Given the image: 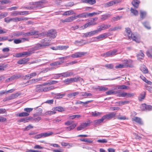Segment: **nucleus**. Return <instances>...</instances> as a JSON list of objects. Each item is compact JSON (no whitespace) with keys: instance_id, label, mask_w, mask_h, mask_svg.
Instances as JSON below:
<instances>
[{"instance_id":"obj_5","label":"nucleus","mask_w":152,"mask_h":152,"mask_svg":"<svg viewBox=\"0 0 152 152\" xmlns=\"http://www.w3.org/2000/svg\"><path fill=\"white\" fill-rule=\"evenodd\" d=\"M87 53L85 52H77L75 53L74 54L70 55V57L73 58H80L86 54Z\"/></svg>"},{"instance_id":"obj_6","label":"nucleus","mask_w":152,"mask_h":152,"mask_svg":"<svg viewBox=\"0 0 152 152\" xmlns=\"http://www.w3.org/2000/svg\"><path fill=\"white\" fill-rule=\"evenodd\" d=\"M57 35V32L56 30L51 29L49 30L47 34L48 37H50L52 38H54L56 37Z\"/></svg>"},{"instance_id":"obj_9","label":"nucleus","mask_w":152,"mask_h":152,"mask_svg":"<svg viewBox=\"0 0 152 152\" xmlns=\"http://www.w3.org/2000/svg\"><path fill=\"white\" fill-rule=\"evenodd\" d=\"M62 77H67L71 76L74 75V72L71 71H68L64 72L61 73Z\"/></svg>"},{"instance_id":"obj_18","label":"nucleus","mask_w":152,"mask_h":152,"mask_svg":"<svg viewBox=\"0 0 152 152\" xmlns=\"http://www.w3.org/2000/svg\"><path fill=\"white\" fill-rule=\"evenodd\" d=\"M132 120L133 121H134L139 124H143V122L142 121L141 119L139 117H134L133 118H132Z\"/></svg>"},{"instance_id":"obj_12","label":"nucleus","mask_w":152,"mask_h":152,"mask_svg":"<svg viewBox=\"0 0 152 152\" xmlns=\"http://www.w3.org/2000/svg\"><path fill=\"white\" fill-rule=\"evenodd\" d=\"M118 3L119 2L117 0L112 1L104 3V6L105 7H108L112 6L113 4Z\"/></svg>"},{"instance_id":"obj_52","label":"nucleus","mask_w":152,"mask_h":152,"mask_svg":"<svg viewBox=\"0 0 152 152\" xmlns=\"http://www.w3.org/2000/svg\"><path fill=\"white\" fill-rule=\"evenodd\" d=\"M117 118L118 120H122L127 119V118L125 116H121L119 115L117 117Z\"/></svg>"},{"instance_id":"obj_56","label":"nucleus","mask_w":152,"mask_h":152,"mask_svg":"<svg viewBox=\"0 0 152 152\" xmlns=\"http://www.w3.org/2000/svg\"><path fill=\"white\" fill-rule=\"evenodd\" d=\"M31 32H33V35H34L35 37H37L39 36L40 35H41V34L39 33L38 31H31Z\"/></svg>"},{"instance_id":"obj_17","label":"nucleus","mask_w":152,"mask_h":152,"mask_svg":"<svg viewBox=\"0 0 152 152\" xmlns=\"http://www.w3.org/2000/svg\"><path fill=\"white\" fill-rule=\"evenodd\" d=\"M29 58H24L21 59L17 62V63L19 64H25L29 60Z\"/></svg>"},{"instance_id":"obj_15","label":"nucleus","mask_w":152,"mask_h":152,"mask_svg":"<svg viewBox=\"0 0 152 152\" xmlns=\"http://www.w3.org/2000/svg\"><path fill=\"white\" fill-rule=\"evenodd\" d=\"M41 44L43 48L49 45L50 42L49 40L42 39L41 40Z\"/></svg>"},{"instance_id":"obj_32","label":"nucleus","mask_w":152,"mask_h":152,"mask_svg":"<svg viewBox=\"0 0 152 152\" xmlns=\"http://www.w3.org/2000/svg\"><path fill=\"white\" fill-rule=\"evenodd\" d=\"M23 31H17L12 34V36L13 37H18L22 36Z\"/></svg>"},{"instance_id":"obj_30","label":"nucleus","mask_w":152,"mask_h":152,"mask_svg":"<svg viewBox=\"0 0 152 152\" xmlns=\"http://www.w3.org/2000/svg\"><path fill=\"white\" fill-rule=\"evenodd\" d=\"M56 113V112L55 111H48L45 112V113L43 115H52L55 114Z\"/></svg>"},{"instance_id":"obj_45","label":"nucleus","mask_w":152,"mask_h":152,"mask_svg":"<svg viewBox=\"0 0 152 152\" xmlns=\"http://www.w3.org/2000/svg\"><path fill=\"white\" fill-rule=\"evenodd\" d=\"M61 63L60 62L56 61L53 63H51L50 64V65L51 66H54V67H56L58 65L61 64Z\"/></svg>"},{"instance_id":"obj_10","label":"nucleus","mask_w":152,"mask_h":152,"mask_svg":"<svg viewBox=\"0 0 152 152\" xmlns=\"http://www.w3.org/2000/svg\"><path fill=\"white\" fill-rule=\"evenodd\" d=\"M90 124V123L89 121H88L87 123H83L81 124L80 126L77 128V129L78 131H80L83 130L85 127L88 126Z\"/></svg>"},{"instance_id":"obj_22","label":"nucleus","mask_w":152,"mask_h":152,"mask_svg":"<svg viewBox=\"0 0 152 152\" xmlns=\"http://www.w3.org/2000/svg\"><path fill=\"white\" fill-rule=\"evenodd\" d=\"M111 15L110 14H105L101 16V20L102 21L104 20L107 19L110 17Z\"/></svg>"},{"instance_id":"obj_36","label":"nucleus","mask_w":152,"mask_h":152,"mask_svg":"<svg viewBox=\"0 0 152 152\" xmlns=\"http://www.w3.org/2000/svg\"><path fill=\"white\" fill-rule=\"evenodd\" d=\"M146 13L145 12L142 10L140 11V17L142 19H143L146 16Z\"/></svg>"},{"instance_id":"obj_46","label":"nucleus","mask_w":152,"mask_h":152,"mask_svg":"<svg viewBox=\"0 0 152 152\" xmlns=\"http://www.w3.org/2000/svg\"><path fill=\"white\" fill-rule=\"evenodd\" d=\"M144 27L148 29H150L151 27L149 25V23L147 22H145L142 23Z\"/></svg>"},{"instance_id":"obj_51","label":"nucleus","mask_w":152,"mask_h":152,"mask_svg":"<svg viewBox=\"0 0 152 152\" xmlns=\"http://www.w3.org/2000/svg\"><path fill=\"white\" fill-rule=\"evenodd\" d=\"M130 11H131V12L134 15L137 16L138 15V11L137 10L134 9L133 8H131L130 10Z\"/></svg>"},{"instance_id":"obj_8","label":"nucleus","mask_w":152,"mask_h":152,"mask_svg":"<svg viewBox=\"0 0 152 152\" xmlns=\"http://www.w3.org/2000/svg\"><path fill=\"white\" fill-rule=\"evenodd\" d=\"M116 115V113L114 112H111L108 114H106L103 116L104 120L105 119H110L114 118Z\"/></svg>"},{"instance_id":"obj_50","label":"nucleus","mask_w":152,"mask_h":152,"mask_svg":"<svg viewBox=\"0 0 152 152\" xmlns=\"http://www.w3.org/2000/svg\"><path fill=\"white\" fill-rule=\"evenodd\" d=\"M83 40H81V41H75L74 42V44L76 45H79V44H80L81 45H82L86 44V43H83Z\"/></svg>"},{"instance_id":"obj_13","label":"nucleus","mask_w":152,"mask_h":152,"mask_svg":"<svg viewBox=\"0 0 152 152\" xmlns=\"http://www.w3.org/2000/svg\"><path fill=\"white\" fill-rule=\"evenodd\" d=\"M76 19L75 16H71L68 17L65 19L61 20V21L63 23L70 22Z\"/></svg>"},{"instance_id":"obj_63","label":"nucleus","mask_w":152,"mask_h":152,"mask_svg":"<svg viewBox=\"0 0 152 152\" xmlns=\"http://www.w3.org/2000/svg\"><path fill=\"white\" fill-rule=\"evenodd\" d=\"M104 66L107 69H113V65L112 64H107L105 65Z\"/></svg>"},{"instance_id":"obj_34","label":"nucleus","mask_w":152,"mask_h":152,"mask_svg":"<svg viewBox=\"0 0 152 152\" xmlns=\"http://www.w3.org/2000/svg\"><path fill=\"white\" fill-rule=\"evenodd\" d=\"M65 95V93L63 94H56V96H55V98L56 99H58L62 98L63 96Z\"/></svg>"},{"instance_id":"obj_2","label":"nucleus","mask_w":152,"mask_h":152,"mask_svg":"<svg viewBox=\"0 0 152 152\" xmlns=\"http://www.w3.org/2000/svg\"><path fill=\"white\" fill-rule=\"evenodd\" d=\"M4 21L7 23H9L11 21L17 22L22 20H27V18H24L23 17H18L16 18H10L9 17H7L4 18Z\"/></svg>"},{"instance_id":"obj_14","label":"nucleus","mask_w":152,"mask_h":152,"mask_svg":"<svg viewBox=\"0 0 152 152\" xmlns=\"http://www.w3.org/2000/svg\"><path fill=\"white\" fill-rule=\"evenodd\" d=\"M107 33H104L99 35L97 37L98 40V41H102L104 39L106 38L107 37Z\"/></svg>"},{"instance_id":"obj_16","label":"nucleus","mask_w":152,"mask_h":152,"mask_svg":"<svg viewBox=\"0 0 152 152\" xmlns=\"http://www.w3.org/2000/svg\"><path fill=\"white\" fill-rule=\"evenodd\" d=\"M43 48L41 44L38 43L35 45L33 47L31 48V50L33 53L35 50H37L41 48Z\"/></svg>"},{"instance_id":"obj_43","label":"nucleus","mask_w":152,"mask_h":152,"mask_svg":"<svg viewBox=\"0 0 152 152\" xmlns=\"http://www.w3.org/2000/svg\"><path fill=\"white\" fill-rule=\"evenodd\" d=\"M121 26H118L115 27L114 28H110L109 29V31H114L117 30L119 29H121Z\"/></svg>"},{"instance_id":"obj_23","label":"nucleus","mask_w":152,"mask_h":152,"mask_svg":"<svg viewBox=\"0 0 152 152\" xmlns=\"http://www.w3.org/2000/svg\"><path fill=\"white\" fill-rule=\"evenodd\" d=\"M82 2L92 5L96 3V0H82Z\"/></svg>"},{"instance_id":"obj_31","label":"nucleus","mask_w":152,"mask_h":152,"mask_svg":"<svg viewBox=\"0 0 152 152\" xmlns=\"http://www.w3.org/2000/svg\"><path fill=\"white\" fill-rule=\"evenodd\" d=\"M102 12V11H98V12H94L92 13H88V17H91L94 15L99 14Z\"/></svg>"},{"instance_id":"obj_27","label":"nucleus","mask_w":152,"mask_h":152,"mask_svg":"<svg viewBox=\"0 0 152 152\" xmlns=\"http://www.w3.org/2000/svg\"><path fill=\"white\" fill-rule=\"evenodd\" d=\"M29 114L28 113L26 112H22L19 114H17L16 115L17 116H19L20 117H26L28 116Z\"/></svg>"},{"instance_id":"obj_29","label":"nucleus","mask_w":152,"mask_h":152,"mask_svg":"<svg viewBox=\"0 0 152 152\" xmlns=\"http://www.w3.org/2000/svg\"><path fill=\"white\" fill-rule=\"evenodd\" d=\"M102 114L101 112H99L96 111H95L94 112H92L91 113V115L93 117H97L100 116Z\"/></svg>"},{"instance_id":"obj_26","label":"nucleus","mask_w":152,"mask_h":152,"mask_svg":"<svg viewBox=\"0 0 152 152\" xmlns=\"http://www.w3.org/2000/svg\"><path fill=\"white\" fill-rule=\"evenodd\" d=\"M80 96H84V98H86L88 96H92V94L90 93H88L86 92H81Z\"/></svg>"},{"instance_id":"obj_11","label":"nucleus","mask_w":152,"mask_h":152,"mask_svg":"<svg viewBox=\"0 0 152 152\" xmlns=\"http://www.w3.org/2000/svg\"><path fill=\"white\" fill-rule=\"evenodd\" d=\"M96 24L97 23L96 22L91 20V22L87 23L82 26L81 28H82L83 29H84L88 27H90L91 26H93Z\"/></svg>"},{"instance_id":"obj_24","label":"nucleus","mask_w":152,"mask_h":152,"mask_svg":"<svg viewBox=\"0 0 152 152\" xmlns=\"http://www.w3.org/2000/svg\"><path fill=\"white\" fill-rule=\"evenodd\" d=\"M22 53V56H29L32 53H33L31 48L28 50V51L23 52Z\"/></svg>"},{"instance_id":"obj_53","label":"nucleus","mask_w":152,"mask_h":152,"mask_svg":"<svg viewBox=\"0 0 152 152\" xmlns=\"http://www.w3.org/2000/svg\"><path fill=\"white\" fill-rule=\"evenodd\" d=\"M132 62V61L130 60H127V59L125 60L124 61L123 64L126 65L127 66H126V67H128L130 66L129 65V63H131Z\"/></svg>"},{"instance_id":"obj_54","label":"nucleus","mask_w":152,"mask_h":152,"mask_svg":"<svg viewBox=\"0 0 152 152\" xmlns=\"http://www.w3.org/2000/svg\"><path fill=\"white\" fill-rule=\"evenodd\" d=\"M145 96V92H143L142 94H141L139 97V100L140 101H142V100L144 99Z\"/></svg>"},{"instance_id":"obj_64","label":"nucleus","mask_w":152,"mask_h":152,"mask_svg":"<svg viewBox=\"0 0 152 152\" xmlns=\"http://www.w3.org/2000/svg\"><path fill=\"white\" fill-rule=\"evenodd\" d=\"M98 89L99 91H105L108 89L107 88L104 86H99Z\"/></svg>"},{"instance_id":"obj_35","label":"nucleus","mask_w":152,"mask_h":152,"mask_svg":"<svg viewBox=\"0 0 152 152\" xmlns=\"http://www.w3.org/2000/svg\"><path fill=\"white\" fill-rule=\"evenodd\" d=\"M79 94L78 92H74L72 93H70L67 94V96L69 98H72L75 96Z\"/></svg>"},{"instance_id":"obj_61","label":"nucleus","mask_w":152,"mask_h":152,"mask_svg":"<svg viewBox=\"0 0 152 152\" xmlns=\"http://www.w3.org/2000/svg\"><path fill=\"white\" fill-rule=\"evenodd\" d=\"M14 42L16 44H18L22 42V41L21 38L16 39L14 40Z\"/></svg>"},{"instance_id":"obj_1","label":"nucleus","mask_w":152,"mask_h":152,"mask_svg":"<svg viewBox=\"0 0 152 152\" xmlns=\"http://www.w3.org/2000/svg\"><path fill=\"white\" fill-rule=\"evenodd\" d=\"M125 31L126 33V34L127 36L129 39H132L133 40L135 41L137 43H139L140 40L137 37H136L134 34L132 33L131 29L129 28H125Z\"/></svg>"},{"instance_id":"obj_4","label":"nucleus","mask_w":152,"mask_h":152,"mask_svg":"<svg viewBox=\"0 0 152 152\" xmlns=\"http://www.w3.org/2000/svg\"><path fill=\"white\" fill-rule=\"evenodd\" d=\"M53 134V132H50L49 133L45 132L41 133L35 136L34 137L35 139H38L41 138L45 137L50 136Z\"/></svg>"},{"instance_id":"obj_48","label":"nucleus","mask_w":152,"mask_h":152,"mask_svg":"<svg viewBox=\"0 0 152 152\" xmlns=\"http://www.w3.org/2000/svg\"><path fill=\"white\" fill-rule=\"evenodd\" d=\"M33 33V32H31V31L25 33H24L23 32L22 36L23 37H26L31 35H32Z\"/></svg>"},{"instance_id":"obj_57","label":"nucleus","mask_w":152,"mask_h":152,"mask_svg":"<svg viewBox=\"0 0 152 152\" xmlns=\"http://www.w3.org/2000/svg\"><path fill=\"white\" fill-rule=\"evenodd\" d=\"M89 33L90 37L92 36L93 35L98 33L97 30H95L89 32Z\"/></svg>"},{"instance_id":"obj_21","label":"nucleus","mask_w":152,"mask_h":152,"mask_svg":"<svg viewBox=\"0 0 152 152\" xmlns=\"http://www.w3.org/2000/svg\"><path fill=\"white\" fill-rule=\"evenodd\" d=\"M20 95V94L17 93L15 94H12L10 96H7V97L8 98V99L9 100L17 98Z\"/></svg>"},{"instance_id":"obj_37","label":"nucleus","mask_w":152,"mask_h":152,"mask_svg":"<svg viewBox=\"0 0 152 152\" xmlns=\"http://www.w3.org/2000/svg\"><path fill=\"white\" fill-rule=\"evenodd\" d=\"M73 81L74 82H77L78 81H80L81 82L83 81V78L80 77H75L72 78Z\"/></svg>"},{"instance_id":"obj_58","label":"nucleus","mask_w":152,"mask_h":152,"mask_svg":"<svg viewBox=\"0 0 152 152\" xmlns=\"http://www.w3.org/2000/svg\"><path fill=\"white\" fill-rule=\"evenodd\" d=\"M22 14L21 12L15 11L11 14V15L12 16H16L18 15H21Z\"/></svg>"},{"instance_id":"obj_59","label":"nucleus","mask_w":152,"mask_h":152,"mask_svg":"<svg viewBox=\"0 0 152 152\" xmlns=\"http://www.w3.org/2000/svg\"><path fill=\"white\" fill-rule=\"evenodd\" d=\"M101 56L104 57L111 56L110 51L104 53L101 55Z\"/></svg>"},{"instance_id":"obj_39","label":"nucleus","mask_w":152,"mask_h":152,"mask_svg":"<svg viewBox=\"0 0 152 152\" xmlns=\"http://www.w3.org/2000/svg\"><path fill=\"white\" fill-rule=\"evenodd\" d=\"M140 70L144 73H148V72L147 68L145 65H143L141 67Z\"/></svg>"},{"instance_id":"obj_55","label":"nucleus","mask_w":152,"mask_h":152,"mask_svg":"<svg viewBox=\"0 0 152 152\" xmlns=\"http://www.w3.org/2000/svg\"><path fill=\"white\" fill-rule=\"evenodd\" d=\"M32 119H31L30 120L32 121H34L35 122H39L41 119V117H38L36 118H33L31 117Z\"/></svg>"},{"instance_id":"obj_60","label":"nucleus","mask_w":152,"mask_h":152,"mask_svg":"<svg viewBox=\"0 0 152 152\" xmlns=\"http://www.w3.org/2000/svg\"><path fill=\"white\" fill-rule=\"evenodd\" d=\"M73 11H68L65 12L63 14L64 15H69L70 14H73Z\"/></svg>"},{"instance_id":"obj_20","label":"nucleus","mask_w":152,"mask_h":152,"mask_svg":"<svg viewBox=\"0 0 152 152\" xmlns=\"http://www.w3.org/2000/svg\"><path fill=\"white\" fill-rule=\"evenodd\" d=\"M104 120L102 116L101 118L99 119L96 120L94 121L93 122V124L94 125H98L103 122Z\"/></svg>"},{"instance_id":"obj_38","label":"nucleus","mask_w":152,"mask_h":152,"mask_svg":"<svg viewBox=\"0 0 152 152\" xmlns=\"http://www.w3.org/2000/svg\"><path fill=\"white\" fill-rule=\"evenodd\" d=\"M119 93H120V92L119 91H114L112 90L106 92V94L107 95L115 94H118Z\"/></svg>"},{"instance_id":"obj_3","label":"nucleus","mask_w":152,"mask_h":152,"mask_svg":"<svg viewBox=\"0 0 152 152\" xmlns=\"http://www.w3.org/2000/svg\"><path fill=\"white\" fill-rule=\"evenodd\" d=\"M45 3V0H42L38 1L31 2L30 3V5H34L35 9L37 8L41 9L44 7L43 4Z\"/></svg>"},{"instance_id":"obj_62","label":"nucleus","mask_w":152,"mask_h":152,"mask_svg":"<svg viewBox=\"0 0 152 152\" xmlns=\"http://www.w3.org/2000/svg\"><path fill=\"white\" fill-rule=\"evenodd\" d=\"M42 79V78H39L33 79H31L32 82V83H35L39 81H41Z\"/></svg>"},{"instance_id":"obj_19","label":"nucleus","mask_w":152,"mask_h":152,"mask_svg":"<svg viewBox=\"0 0 152 152\" xmlns=\"http://www.w3.org/2000/svg\"><path fill=\"white\" fill-rule=\"evenodd\" d=\"M32 118H31V117L23 118L18 120V122L19 123L23 122L24 123H25L28 122Z\"/></svg>"},{"instance_id":"obj_49","label":"nucleus","mask_w":152,"mask_h":152,"mask_svg":"<svg viewBox=\"0 0 152 152\" xmlns=\"http://www.w3.org/2000/svg\"><path fill=\"white\" fill-rule=\"evenodd\" d=\"M77 17L80 18H86L87 17H88V13H84L81 14L79 15H77Z\"/></svg>"},{"instance_id":"obj_7","label":"nucleus","mask_w":152,"mask_h":152,"mask_svg":"<svg viewBox=\"0 0 152 152\" xmlns=\"http://www.w3.org/2000/svg\"><path fill=\"white\" fill-rule=\"evenodd\" d=\"M111 27V25L110 24H103L98 26V28L97 31L98 33L100 32L102 30H104L107 29Z\"/></svg>"},{"instance_id":"obj_44","label":"nucleus","mask_w":152,"mask_h":152,"mask_svg":"<svg viewBox=\"0 0 152 152\" xmlns=\"http://www.w3.org/2000/svg\"><path fill=\"white\" fill-rule=\"evenodd\" d=\"M129 103V101H123L118 102H116L119 105H123L128 104Z\"/></svg>"},{"instance_id":"obj_33","label":"nucleus","mask_w":152,"mask_h":152,"mask_svg":"<svg viewBox=\"0 0 152 152\" xmlns=\"http://www.w3.org/2000/svg\"><path fill=\"white\" fill-rule=\"evenodd\" d=\"M144 57V55L141 50L140 51V53L138 54L137 55V57L138 60L140 61L141 59H142Z\"/></svg>"},{"instance_id":"obj_47","label":"nucleus","mask_w":152,"mask_h":152,"mask_svg":"<svg viewBox=\"0 0 152 152\" xmlns=\"http://www.w3.org/2000/svg\"><path fill=\"white\" fill-rule=\"evenodd\" d=\"M122 18V16H118L112 18L111 19V21L113 22L120 19Z\"/></svg>"},{"instance_id":"obj_42","label":"nucleus","mask_w":152,"mask_h":152,"mask_svg":"<svg viewBox=\"0 0 152 152\" xmlns=\"http://www.w3.org/2000/svg\"><path fill=\"white\" fill-rule=\"evenodd\" d=\"M147 56L149 57L152 58V48H150L148 49L146 52Z\"/></svg>"},{"instance_id":"obj_40","label":"nucleus","mask_w":152,"mask_h":152,"mask_svg":"<svg viewBox=\"0 0 152 152\" xmlns=\"http://www.w3.org/2000/svg\"><path fill=\"white\" fill-rule=\"evenodd\" d=\"M15 91V90L14 89H11L10 90H8L7 91H0V96L2 95L5 94L6 93H11Z\"/></svg>"},{"instance_id":"obj_25","label":"nucleus","mask_w":152,"mask_h":152,"mask_svg":"<svg viewBox=\"0 0 152 152\" xmlns=\"http://www.w3.org/2000/svg\"><path fill=\"white\" fill-rule=\"evenodd\" d=\"M52 110L58 111V112H62L64 111V108L61 107L59 106L53 108L52 109Z\"/></svg>"},{"instance_id":"obj_28","label":"nucleus","mask_w":152,"mask_h":152,"mask_svg":"<svg viewBox=\"0 0 152 152\" xmlns=\"http://www.w3.org/2000/svg\"><path fill=\"white\" fill-rule=\"evenodd\" d=\"M140 1L139 0H133L132 3L134 7L136 8H138L139 6Z\"/></svg>"},{"instance_id":"obj_41","label":"nucleus","mask_w":152,"mask_h":152,"mask_svg":"<svg viewBox=\"0 0 152 152\" xmlns=\"http://www.w3.org/2000/svg\"><path fill=\"white\" fill-rule=\"evenodd\" d=\"M59 50H66L69 48L68 45H59Z\"/></svg>"}]
</instances>
